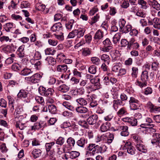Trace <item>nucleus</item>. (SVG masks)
<instances>
[{
	"label": "nucleus",
	"instance_id": "obj_27",
	"mask_svg": "<svg viewBox=\"0 0 160 160\" xmlns=\"http://www.w3.org/2000/svg\"><path fill=\"white\" fill-rule=\"evenodd\" d=\"M48 109L49 112L52 114L56 113L57 112L56 107L53 104L48 105Z\"/></svg>",
	"mask_w": 160,
	"mask_h": 160
},
{
	"label": "nucleus",
	"instance_id": "obj_55",
	"mask_svg": "<svg viewBox=\"0 0 160 160\" xmlns=\"http://www.w3.org/2000/svg\"><path fill=\"white\" fill-rule=\"evenodd\" d=\"M77 31L76 29L73 30L69 33L68 36V38H73L75 36H77Z\"/></svg>",
	"mask_w": 160,
	"mask_h": 160
},
{
	"label": "nucleus",
	"instance_id": "obj_64",
	"mask_svg": "<svg viewBox=\"0 0 160 160\" xmlns=\"http://www.w3.org/2000/svg\"><path fill=\"white\" fill-rule=\"evenodd\" d=\"M34 58L36 60H39L41 58V55L39 52L38 51H36L35 52L34 56Z\"/></svg>",
	"mask_w": 160,
	"mask_h": 160
},
{
	"label": "nucleus",
	"instance_id": "obj_13",
	"mask_svg": "<svg viewBox=\"0 0 160 160\" xmlns=\"http://www.w3.org/2000/svg\"><path fill=\"white\" fill-rule=\"evenodd\" d=\"M91 49L88 48L82 49V55L84 57H87L90 55L92 53Z\"/></svg>",
	"mask_w": 160,
	"mask_h": 160
},
{
	"label": "nucleus",
	"instance_id": "obj_7",
	"mask_svg": "<svg viewBox=\"0 0 160 160\" xmlns=\"http://www.w3.org/2000/svg\"><path fill=\"white\" fill-rule=\"evenodd\" d=\"M25 45H22L20 46L17 51V54L18 57L20 58H22L25 57V52L24 50Z\"/></svg>",
	"mask_w": 160,
	"mask_h": 160
},
{
	"label": "nucleus",
	"instance_id": "obj_1",
	"mask_svg": "<svg viewBox=\"0 0 160 160\" xmlns=\"http://www.w3.org/2000/svg\"><path fill=\"white\" fill-rule=\"evenodd\" d=\"M114 139L113 135L111 133L109 134V137L106 135L103 134L98 136L96 141L97 142H101L102 143H107L108 144L111 143Z\"/></svg>",
	"mask_w": 160,
	"mask_h": 160
},
{
	"label": "nucleus",
	"instance_id": "obj_16",
	"mask_svg": "<svg viewBox=\"0 0 160 160\" xmlns=\"http://www.w3.org/2000/svg\"><path fill=\"white\" fill-rule=\"evenodd\" d=\"M57 70L58 72L63 73L65 72L68 70V67L66 65H58L57 67Z\"/></svg>",
	"mask_w": 160,
	"mask_h": 160
},
{
	"label": "nucleus",
	"instance_id": "obj_9",
	"mask_svg": "<svg viewBox=\"0 0 160 160\" xmlns=\"http://www.w3.org/2000/svg\"><path fill=\"white\" fill-rule=\"evenodd\" d=\"M51 29L53 32H59L62 31V27L61 23L58 22L54 24Z\"/></svg>",
	"mask_w": 160,
	"mask_h": 160
},
{
	"label": "nucleus",
	"instance_id": "obj_10",
	"mask_svg": "<svg viewBox=\"0 0 160 160\" xmlns=\"http://www.w3.org/2000/svg\"><path fill=\"white\" fill-rule=\"evenodd\" d=\"M87 142V139L84 137H82L77 141L76 144L79 147L84 148L85 144H86Z\"/></svg>",
	"mask_w": 160,
	"mask_h": 160
},
{
	"label": "nucleus",
	"instance_id": "obj_12",
	"mask_svg": "<svg viewBox=\"0 0 160 160\" xmlns=\"http://www.w3.org/2000/svg\"><path fill=\"white\" fill-rule=\"evenodd\" d=\"M100 79L98 77L92 78L90 80L91 83L94 84V86L96 87V88L97 89L100 88Z\"/></svg>",
	"mask_w": 160,
	"mask_h": 160
},
{
	"label": "nucleus",
	"instance_id": "obj_19",
	"mask_svg": "<svg viewBox=\"0 0 160 160\" xmlns=\"http://www.w3.org/2000/svg\"><path fill=\"white\" fill-rule=\"evenodd\" d=\"M101 60L105 63L107 65L109 64L110 61V59L108 55L106 54H102L101 57Z\"/></svg>",
	"mask_w": 160,
	"mask_h": 160
},
{
	"label": "nucleus",
	"instance_id": "obj_39",
	"mask_svg": "<svg viewBox=\"0 0 160 160\" xmlns=\"http://www.w3.org/2000/svg\"><path fill=\"white\" fill-rule=\"evenodd\" d=\"M140 105V102L138 103H132L131 104H129L130 108L133 110H136L139 109Z\"/></svg>",
	"mask_w": 160,
	"mask_h": 160
},
{
	"label": "nucleus",
	"instance_id": "obj_43",
	"mask_svg": "<svg viewBox=\"0 0 160 160\" xmlns=\"http://www.w3.org/2000/svg\"><path fill=\"white\" fill-rule=\"evenodd\" d=\"M121 34L120 33H118L115 34L113 38V42L115 44L117 43L119 41L120 37Z\"/></svg>",
	"mask_w": 160,
	"mask_h": 160
},
{
	"label": "nucleus",
	"instance_id": "obj_54",
	"mask_svg": "<svg viewBox=\"0 0 160 160\" xmlns=\"http://www.w3.org/2000/svg\"><path fill=\"white\" fill-rule=\"evenodd\" d=\"M55 144L54 142H52L50 143H47L45 144V147L47 152L50 151L52 146Z\"/></svg>",
	"mask_w": 160,
	"mask_h": 160
},
{
	"label": "nucleus",
	"instance_id": "obj_46",
	"mask_svg": "<svg viewBox=\"0 0 160 160\" xmlns=\"http://www.w3.org/2000/svg\"><path fill=\"white\" fill-rule=\"evenodd\" d=\"M126 149L127 150V152L131 155H133L135 153V149L132 146H128Z\"/></svg>",
	"mask_w": 160,
	"mask_h": 160
},
{
	"label": "nucleus",
	"instance_id": "obj_17",
	"mask_svg": "<svg viewBox=\"0 0 160 160\" xmlns=\"http://www.w3.org/2000/svg\"><path fill=\"white\" fill-rule=\"evenodd\" d=\"M103 36V32L100 30H98L95 33L94 38L95 40H99L101 39Z\"/></svg>",
	"mask_w": 160,
	"mask_h": 160
},
{
	"label": "nucleus",
	"instance_id": "obj_36",
	"mask_svg": "<svg viewBox=\"0 0 160 160\" xmlns=\"http://www.w3.org/2000/svg\"><path fill=\"white\" fill-rule=\"evenodd\" d=\"M138 3L139 5L141 6L142 8L145 9L147 8V2L144 0H138Z\"/></svg>",
	"mask_w": 160,
	"mask_h": 160
},
{
	"label": "nucleus",
	"instance_id": "obj_21",
	"mask_svg": "<svg viewBox=\"0 0 160 160\" xmlns=\"http://www.w3.org/2000/svg\"><path fill=\"white\" fill-rule=\"evenodd\" d=\"M150 3L152 7L157 10H160V4L156 0H153L152 1H150Z\"/></svg>",
	"mask_w": 160,
	"mask_h": 160
},
{
	"label": "nucleus",
	"instance_id": "obj_61",
	"mask_svg": "<svg viewBox=\"0 0 160 160\" xmlns=\"http://www.w3.org/2000/svg\"><path fill=\"white\" fill-rule=\"evenodd\" d=\"M147 84V83L145 81H142V82H141L139 81H137L136 83V85L138 86L141 88L146 86Z\"/></svg>",
	"mask_w": 160,
	"mask_h": 160
},
{
	"label": "nucleus",
	"instance_id": "obj_35",
	"mask_svg": "<svg viewBox=\"0 0 160 160\" xmlns=\"http://www.w3.org/2000/svg\"><path fill=\"white\" fill-rule=\"evenodd\" d=\"M32 72L30 69L27 68H24L21 71L20 74L23 76H27L31 73Z\"/></svg>",
	"mask_w": 160,
	"mask_h": 160
},
{
	"label": "nucleus",
	"instance_id": "obj_29",
	"mask_svg": "<svg viewBox=\"0 0 160 160\" xmlns=\"http://www.w3.org/2000/svg\"><path fill=\"white\" fill-rule=\"evenodd\" d=\"M12 47L9 45H7L2 47V50L4 53L8 54L12 51Z\"/></svg>",
	"mask_w": 160,
	"mask_h": 160
},
{
	"label": "nucleus",
	"instance_id": "obj_33",
	"mask_svg": "<svg viewBox=\"0 0 160 160\" xmlns=\"http://www.w3.org/2000/svg\"><path fill=\"white\" fill-rule=\"evenodd\" d=\"M12 39L10 38L8 36H3L0 37V41L2 43H3L5 42H11Z\"/></svg>",
	"mask_w": 160,
	"mask_h": 160
},
{
	"label": "nucleus",
	"instance_id": "obj_15",
	"mask_svg": "<svg viewBox=\"0 0 160 160\" xmlns=\"http://www.w3.org/2000/svg\"><path fill=\"white\" fill-rule=\"evenodd\" d=\"M110 122H107L103 123L100 127V129L102 132H105L109 129L110 127Z\"/></svg>",
	"mask_w": 160,
	"mask_h": 160
},
{
	"label": "nucleus",
	"instance_id": "obj_11",
	"mask_svg": "<svg viewBox=\"0 0 160 160\" xmlns=\"http://www.w3.org/2000/svg\"><path fill=\"white\" fill-rule=\"evenodd\" d=\"M28 94V92L23 89H21L17 95L18 98L21 99L25 98L27 97Z\"/></svg>",
	"mask_w": 160,
	"mask_h": 160
},
{
	"label": "nucleus",
	"instance_id": "obj_5",
	"mask_svg": "<svg viewBox=\"0 0 160 160\" xmlns=\"http://www.w3.org/2000/svg\"><path fill=\"white\" fill-rule=\"evenodd\" d=\"M46 126V122L41 121L35 123L34 125L32 126L31 127V130H39L40 128H44Z\"/></svg>",
	"mask_w": 160,
	"mask_h": 160
},
{
	"label": "nucleus",
	"instance_id": "obj_8",
	"mask_svg": "<svg viewBox=\"0 0 160 160\" xmlns=\"http://www.w3.org/2000/svg\"><path fill=\"white\" fill-rule=\"evenodd\" d=\"M98 119V116L94 114L90 116L87 119V121L89 124L93 125L96 123Z\"/></svg>",
	"mask_w": 160,
	"mask_h": 160
},
{
	"label": "nucleus",
	"instance_id": "obj_41",
	"mask_svg": "<svg viewBox=\"0 0 160 160\" xmlns=\"http://www.w3.org/2000/svg\"><path fill=\"white\" fill-rule=\"evenodd\" d=\"M76 101L77 102L81 105L84 106L87 104V101L83 98H80L76 100Z\"/></svg>",
	"mask_w": 160,
	"mask_h": 160
},
{
	"label": "nucleus",
	"instance_id": "obj_56",
	"mask_svg": "<svg viewBox=\"0 0 160 160\" xmlns=\"http://www.w3.org/2000/svg\"><path fill=\"white\" fill-rule=\"evenodd\" d=\"M35 100L37 102L42 105H44V100L42 97L40 96H37L35 98Z\"/></svg>",
	"mask_w": 160,
	"mask_h": 160
},
{
	"label": "nucleus",
	"instance_id": "obj_31",
	"mask_svg": "<svg viewBox=\"0 0 160 160\" xmlns=\"http://www.w3.org/2000/svg\"><path fill=\"white\" fill-rule=\"evenodd\" d=\"M76 111L80 113H85L88 111V109L85 107H78L76 108Z\"/></svg>",
	"mask_w": 160,
	"mask_h": 160
},
{
	"label": "nucleus",
	"instance_id": "obj_28",
	"mask_svg": "<svg viewBox=\"0 0 160 160\" xmlns=\"http://www.w3.org/2000/svg\"><path fill=\"white\" fill-rule=\"evenodd\" d=\"M74 23V21L73 20H71L66 24V28L69 31H71L72 29H74L75 27H73Z\"/></svg>",
	"mask_w": 160,
	"mask_h": 160
},
{
	"label": "nucleus",
	"instance_id": "obj_34",
	"mask_svg": "<svg viewBox=\"0 0 160 160\" xmlns=\"http://www.w3.org/2000/svg\"><path fill=\"white\" fill-rule=\"evenodd\" d=\"M159 67V64L157 62H152L151 65V68L154 72L158 71Z\"/></svg>",
	"mask_w": 160,
	"mask_h": 160
},
{
	"label": "nucleus",
	"instance_id": "obj_44",
	"mask_svg": "<svg viewBox=\"0 0 160 160\" xmlns=\"http://www.w3.org/2000/svg\"><path fill=\"white\" fill-rule=\"evenodd\" d=\"M67 142L68 145L70 147L73 146L75 144V140L72 137L68 138Z\"/></svg>",
	"mask_w": 160,
	"mask_h": 160
},
{
	"label": "nucleus",
	"instance_id": "obj_60",
	"mask_svg": "<svg viewBox=\"0 0 160 160\" xmlns=\"http://www.w3.org/2000/svg\"><path fill=\"white\" fill-rule=\"evenodd\" d=\"M78 124L81 126L86 128H88V125L87 122L84 120H81L78 122Z\"/></svg>",
	"mask_w": 160,
	"mask_h": 160
},
{
	"label": "nucleus",
	"instance_id": "obj_14",
	"mask_svg": "<svg viewBox=\"0 0 160 160\" xmlns=\"http://www.w3.org/2000/svg\"><path fill=\"white\" fill-rule=\"evenodd\" d=\"M138 71V68L136 66H133L132 68L131 75L133 78L135 79L137 77Z\"/></svg>",
	"mask_w": 160,
	"mask_h": 160
},
{
	"label": "nucleus",
	"instance_id": "obj_51",
	"mask_svg": "<svg viewBox=\"0 0 160 160\" xmlns=\"http://www.w3.org/2000/svg\"><path fill=\"white\" fill-rule=\"evenodd\" d=\"M127 112L126 109L124 107L121 108L117 112V114L118 116H120L123 115Z\"/></svg>",
	"mask_w": 160,
	"mask_h": 160
},
{
	"label": "nucleus",
	"instance_id": "obj_38",
	"mask_svg": "<svg viewBox=\"0 0 160 160\" xmlns=\"http://www.w3.org/2000/svg\"><path fill=\"white\" fill-rule=\"evenodd\" d=\"M45 6L44 5L40 3H38L36 4L35 8L38 11H43L45 8Z\"/></svg>",
	"mask_w": 160,
	"mask_h": 160
},
{
	"label": "nucleus",
	"instance_id": "obj_58",
	"mask_svg": "<svg viewBox=\"0 0 160 160\" xmlns=\"http://www.w3.org/2000/svg\"><path fill=\"white\" fill-rule=\"evenodd\" d=\"M42 62L41 61H38L35 62L34 67L36 69L39 70L41 67Z\"/></svg>",
	"mask_w": 160,
	"mask_h": 160
},
{
	"label": "nucleus",
	"instance_id": "obj_2",
	"mask_svg": "<svg viewBox=\"0 0 160 160\" xmlns=\"http://www.w3.org/2000/svg\"><path fill=\"white\" fill-rule=\"evenodd\" d=\"M38 91L41 95L48 97H51L54 92L53 88H50L46 90V88L42 86H40Z\"/></svg>",
	"mask_w": 160,
	"mask_h": 160
},
{
	"label": "nucleus",
	"instance_id": "obj_23",
	"mask_svg": "<svg viewBox=\"0 0 160 160\" xmlns=\"http://www.w3.org/2000/svg\"><path fill=\"white\" fill-rule=\"evenodd\" d=\"M69 88L65 84H63L58 87V90L62 92H67L69 90Z\"/></svg>",
	"mask_w": 160,
	"mask_h": 160
},
{
	"label": "nucleus",
	"instance_id": "obj_18",
	"mask_svg": "<svg viewBox=\"0 0 160 160\" xmlns=\"http://www.w3.org/2000/svg\"><path fill=\"white\" fill-rule=\"evenodd\" d=\"M113 107L114 109H117L118 108V105L123 106L124 104H123V102H122V101L120 99L114 100L113 102Z\"/></svg>",
	"mask_w": 160,
	"mask_h": 160
},
{
	"label": "nucleus",
	"instance_id": "obj_47",
	"mask_svg": "<svg viewBox=\"0 0 160 160\" xmlns=\"http://www.w3.org/2000/svg\"><path fill=\"white\" fill-rule=\"evenodd\" d=\"M97 67L94 65L90 66L88 68V72L92 74H95L97 71Z\"/></svg>",
	"mask_w": 160,
	"mask_h": 160
},
{
	"label": "nucleus",
	"instance_id": "obj_59",
	"mask_svg": "<svg viewBox=\"0 0 160 160\" xmlns=\"http://www.w3.org/2000/svg\"><path fill=\"white\" fill-rule=\"evenodd\" d=\"M30 5V4L27 1H23L21 4L20 8H22L28 7Z\"/></svg>",
	"mask_w": 160,
	"mask_h": 160
},
{
	"label": "nucleus",
	"instance_id": "obj_48",
	"mask_svg": "<svg viewBox=\"0 0 160 160\" xmlns=\"http://www.w3.org/2000/svg\"><path fill=\"white\" fill-rule=\"evenodd\" d=\"M133 138L134 141V143L135 146L137 144H139L142 143V141L141 140V138L138 136L134 135L133 136Z\"/></svg>",
	"mask_w": 160,
	"mask_h": 160
},
{
	"label": "nucleus",
	"instance_id": "obj_45",
	"mask_svg": "<svg viewBox=\"0 0 160 160\" xmlns=\"http://www.w3.org/2000/svg\"><path fill=\"white\" fill-rule=\"evenodd\" d=\"M49 65H53L56 63V60L52 57H48L46 59Z\"/></svg>",
	"mask_w": 160,
	"mask_h": 160
},
{
	"label": "nucleus",
	"instance_id": "obj_50",
	"mask_svg": "<svg viewBox=\"0 0 160 160\" xmlns=\"http://www.w3.org/2000/svg\"><path fill=\"white\" fill-rule=\"evenodd\" d=\"M141 127L143 128H152L154 127V125L152 123H148L142 124L140 125Z\"/></svg>",
	"mask_w": 160,
	"mask_h": 160
},
{
	"label": "nucleus",
	"instance_id": "obj_40",
	"mask_svg": "<svg viewBox=\"0 0 160 160\" xmlns=\"http://www.w3.org/2000/svg\"><path fill=\"white\" fill-rule=\"evenodd\" d=\"M63 105L68 109L72 111L74 108L72 105L68 102H64L62 104Z\"/></svg>",
	"mask_w": 160,
	"mask_h": 160
},
{
	"label": "nucleus",
	"instance_id": "obj_49",
	"mask_svg": "<svg viewBox=\"0 0 160 160\" xmlns=\"http://www.w3.org/2000/svg\"><path fill=\"white\" fill-rule=\"evenodd\" d=\"M132 27L130 25H127L122 30V31L123 33H127L129 31H131L132 30Z\"/></svg>",
	"mask_w": 160,
	"mask_h": 160
},
{
	"label": "nucleus",
	"instance_id": "obj_62",
	"mask_svg": "<svg viewBox=\"0 0 160 160\" xmlns=\"http://www.w3.org/2000/svg\"><path fill=\"white\" fill-rule=\"evenodd\" d=\"M20 67L19 65L16 63L13 64L12 66V69L16 71H18L19 70Z\"/></svg>",
	"mask_w": 160,
	"mask_h": 160
},
{
	"label": "nucleus",
	"instance_id": "obj_24",
	"mask_svg": "<svg viewBox=\"0 0 160 160\" xmlns=\"http://www.w3.org/2000/svg\"><path fill=\"white\" fill-rule=\"evenodd\" d=\"M34 158H37L40 157L42 153V151L40 149H34L32 152Z\"/></svg>",
	"mask_w": 160,
	"mask_h": 160
},
{
	"label": "nucleus",
	"instance_id": "obj_20",
	"mask_svg": "<svg viewBox=\"0 0 160 160\" xmlns=\"http://www.w3.org/2000/svg\"><path fill=\"white\" fill-rule=\"evenodd\" d=\"M76 30L77 31V39L83 37L86 31V29L84 28H79L76 29Z\"/></svg>",
	"mask_w": 160,
	"mask_h": 160
},
{
	"label": "nucleus",
	"instance_id": "obj_6",
	"mask_svg": "<svg viewBox=\"0 0 160 160\" xmlns=\"http://www.w3.org/2000/svg\"><path fill=\"white\" fill-rule=\"evenodd\" d=\"M118 129L121 131V134L122 136H127L129 135L128 127L126 126H120L118 127Z\"/></svg>",
	"mask_w": 160,
	"mask_h": 160
},
{
	"label": "nucleus",
	"instance_id": "obj_26",
	"mask_svg": "<svg viewBox=\"0 0 160 160\" xmlns=\"http://www.w3.org/2000/svg\"><path fill=\"white\" fill-rule=\"evenodd\" d=\"M102 148L101 147L98 145L95 146L92 152V154L94 155L96 153H102Z\"/></svg>",
	"mask_w": 160,
	"mask_h": 160
},
{
	"label": "nucleus",
	"instance_id": "obj_53",
	"mask_svg": "<svg viewBox=\"0 0 160 160\" xmlns=\"http://www.w3.org/2000/svg\"><path fill=\"white\" fill-rule=\"evenodd\" d=\"M135 42L136 40L134 38H130L128 41V45L127 46L128 48L130 49Z\"/></svg>",
	"mask_w": 160,
	"mask_h": 160
},
{
	"label": "nucleus",
	"instance_id": "obj_22",
	"mask_svg": "<svg viewBox=\"0 0 160 160\" xmlns=\"http://www.w3.org/2000/svg\"><path fill=\"white\" fill-rule=\"evenodd\" d=\"M148 79V72L147 71H144L142 72L141 80L142 81L146 82Z\"/></svg>",
	"mask_w": 160,
	"mask_h": 160
},
{
	"label": "nucleus",
	"instance_id": "obj_3",
	"mask_svg": "<svg viewBox=\"0 0 160 160\" xmlns=\"http://www.w3.org/2000/svg\"><path fill=\"white\" fill-rule=\"evenodd\" d=\"M102 42L104 46L101 48L100 50L101 51L104 52H109L110 50L112 49V44L109 38H106Z\"/></svg>",
	"mask_w": 160,
	"mask_h": 160
},
{
	"label": "nucleus",
	"instance_id": "obj_57",
	"mask_svg": "<svg viewBox=\"0 0 160 160\" xmlns=\"http://www.w3.org/2000/svg\"><path fill=\"white\" fill-rule=\"evenodd\" d=\"M65 57V55L62 53H61L57 55V59L58 61L61 62L62 61H64Z\"/></svg>",
	"mask_w": 160,
	"mask_h": 160
},
{
	"label": "nucleus",
	"instance_id": "obj_4",
	"mask_svg": "<svg viewBox=\"0 0 160 160\" xmlns=\"http://www.w3.org/2000/svg\"><path fill=\"white\" fill-rule=\"evenodd\" d=\"M42 78L41 75L39 73H36L31 77H26L25 80L31 82L33 83L39 82Z\"/></svg>",
	"mask_w": 160,
	"mask_h": 160
},
{
	"label": "nucleus",
	"instance_id": "obj_25",
	"mask_svg": "<svg viewBox=\"0 0 160 160\" xmlns=\"http://www.w3.org/2000/svg\"><path fill=\"white\" fill-rule=\"evenodd\" d=\"M69 154V158L71 159H74L78 157L80 155V153L77 151H72L70 152H68Z\"/></svg>",
	"mask_w": 160,
	"mask_h": 160
},
{
	"label": "nucleus",
	"instance_id": "obj_30",
	"mask_svg": "<svg viewBox=\"0 0 160 160\" xmlns=\"http://www.w3.org/2000/svg\"><path fill=\"white\" fill-rule=\"evenodd\" d=\"M135 146L136 148L140 151L144 152L147 151L145 147L142 143L137 144Z\"/></svg>",
	"mask_w": 160,
	"mask_h": 160
},
{
	"label": "nucleus",
	"instance_id": "obj_42",
	"mask_svg": "<svg viewBox=\"0 0 160 160\" xmlns=\"http://www.w3.org/2000/svg\"><path fill=\"white\" fill-rule=\"evenodd\" d=\"M65 142V139L63 137H59L56 140V143L57 144L60 146H62Z\"/></svg>",
	"mask_w": 160,
	"mask_h": 160
},
{
	"label": "nucleus",
	"instance_id": "obj_32",
	"mask_svg": "<svg viewBox=\"0 0 160 160\" xmlns=\"http://www.w3.org/2000/svg\"><path fill=\"white\" fill-rule=\"evenodd\" d=\"M14 27V24L12 22H8L6 23L4 25V28L7 32L10 31V29Z\"/></svg>",
	"mask_w": 160,
	"mask_h": 160
},
{
	"label": "nucleus",
	"instance_id": "obj_52",
	"mask_svg": "<svg viewBox=\"0 0 160 160\" xmlns=\"http://www.w3.org/2000/svg\"><path fill=\"white\" fill-rule=\"evenodd\" d=\"M126 22L125 20L123 19H121L119 22V24L120 27V32L123 29L124 27V25L125 24Z\"/></svg>",
	"mask_w": 160,
	"mask_h": 160
},
{
	"label": "nucleus",
	"instance_id": "obj_63",
	"mask_svg": "<svg viewBox=\"0 0 160 160\" xmlns=\"http://www.w3.org/2000/svg\"><path fill=\"white\" fill-rule=\"evenodd\" d=\"M76 92L77 95H83L85 92V90L83 88H80L77 89Z\"/></svg>",
	"mask_w": 160,
	"mask_h": 160
},
{
	"label": "nucleus",
	"instance_id": "obj_37",
	"mask_svg": "<svg viewBox=\"0 0 160 160\" xmlns=\"http://www.w3.org/2000/svg\"><path fill=\"white\" fill-rule=\"evenodd\" d=\"M91 60L93 64L98 66L100 64V60L98 57H92Z\"/></svg>",
	"mask_w": 160,
	"mask_h": 160
}]
</instances>
